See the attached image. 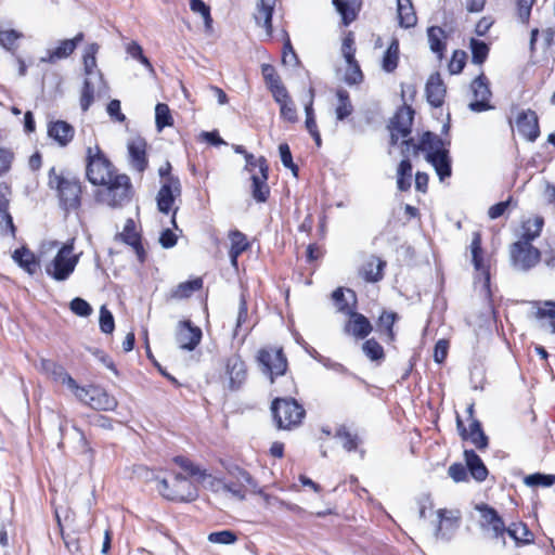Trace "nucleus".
I'll return each instance as SVG.
<instances>
[{"mask_svg": "<svg viewBox=\"0 0 555 555\" xmlns=\"http://www.w3.org/2000/svg\"><path fill=\"white\" fill-rule=\"evenodd\" d=\"M447 142H444L438 134L426 131L420 138L418 143L415 145L416 151H421L426 155L431 153H440L449 150L447 147Z\"/></svg>", "mask_w": 555, "mask_h": 555, "instance_id": "473e14b6", "label": "nucleus"}, {"mask_svg": "<svg viewBox=\"0 0 555 555\" xmlns=\"http://www.w3.org/2000/svg\"><path fill=\"white\" fill-rule=\"evenodd\" d=\"M541 35L543 41V48L550 49L554 44L555 39V29L553 27H547L540 31L538 28H532L530 31V40H529V51L531 55H534L538 51V37Z\"/></svg>", "mask_w": 555, "mask_h": 555, "instance_id": "a18cd8bd", "label": "nucleus"}, {"mask_svg": "<svg viewBox=\"0 0 555 555\" xmlns=\"http://www.w3.org/2000/svg\"><path fill=\"white\" fill-rule=\"evenodd\" d=\"M255 359L260 371L271 384L288 371V360L282 346H263L258 349Z\"/></svg>", "mask_w": 555, "mask_h": 555, "instance_id": "6e6552de", "label": "nucleus"}, {"mask_svg": "<svg viewBox=\"0 0 555 555\" xmlns=\"http://www.w3.org/2000/svg\"><path fill=\"white\" fill-rule=\"evenodd\" d=\"M229 240L231 242L229 256H230L232 266L236 268L238 257L244 251H246L247 249L250 248V243L248 242L247 236L238 230L230 231Z\"/></svg>", "mask_w": 555, "mask_h": 555, "instance_id": "f704fd0d", "label": "nucleus"}, {"mask_svg": "<svg viewBox=\"0 0 555 555\" xmlns=\"http://www.w3.org/2000/svg\"><path fill=\"white\" fill-rule=\"evenodd\" d=\"M204 287V280L196 276L192 280L179 283L170 292V298L175 300H183L190 298L194 293L202 291Z\"/></svg>", "mask_w": 555, "mask_h": 555, "instance_id": "4c0bfd02", "label": "nucleus"}, {"mask_svg": "<svg viewBox=\"0 0 555 555\" xmlns=\"http://www.w3.org/2000/svg\"><path fill=\"white\" fill-rule=\"evenodd\" d=\"M447 89L439 73L431 74L425 86L427 102L435 108L441 107L444 103Z\"/></svg>", "mask_w": 555, "mask_h": 555, "instance_id": "c756f323", "label": "nucleus"}, {"mask_svg": "<svg viewBox=\"0 0 555 555\" xmlns=\"http://www.w3.org/2000/svg\"><path fill=\"white\" fill-rule=\"evenodd\" d=\"M261 75L267 89L279 105L281 119L289 124L297 122L298 114L295 102L276 68L264 63L261 65Z\"/></svg>", "mask_w": 555, "mask_h": 555, "instance_id": "7ed1b4c3", "label": "nucleus"}, {"mask_svg": "<svg viewBox=\"0 0 555 555\" xmlns=\"http://www.w3.org/2000/svg\"><path fill=\"white\" fill-rule=\"evenodd\" d=\"M273 16V4L267 3L264 0H260L257 4V12L255 20L258 26H261L266 33V39H271L273 35L272 26Z\"/></svg>", "mask_w": 555, "mask_h": 555, "instance_id": "ea45409f", "label": "nucleus"}, {"mask_svg": "<svg viewBox=\"0 0 555 555\" xmlns=\"http://www.w3.org/2000/svg\"><path fill=\"white\" fill-rule=\"evenodd\" d=\"M12 195V188L7 182H0V227L5 235L15 238L16 227L13 222V217L9 211L10 197Z\"/></svg>", "mask_w": 555, "mask_h": 555, "instance_id": "5701e85b", "label": "nucleus"}, {"mask_svg": "<svg viewBox=\"0 0 555 555\" xmlns=\"http://www.w3.org/2000/svg\"><path fill=\"white\" fill-rule=\"evenodd\" d=\"M85 39L83 33H78L73 39L61 40L57 47L47 51L46 56L41 57L42 63L54 64L60 60L66 59L74 53L77 46Z\"/></svg>", "mask_w": 555, "mask_h": 555, "instance_id": "cd10ccee", "label": "nucleus"}, {"mask_svg": "<svg viewBox=\"0 0 555 555\" xmlns=\"http://www.w3.org/2000/svg\"><path fill=\"white\" fill-rule=\"evenodd\" d=\"M182 186L179 178H170L167 182L160 184L157 193V208L160 212L168 215L172 211L171 223L177 229L176 215L178 208H173L175 201L181 196Z\"/></svg>", "mask_w": 555, "mask_h": 555, "instance_id": "f8f14e48", "label": "nucleus"}, {"mask_svg": "<svg viewBox=\"0 0 555 555\" xmlns=\"http://www.w3.org/2000/svg\"><path fill=\"white\" fill-rule=\"evenodd\" d=\"M456 429L463 441L470 442L478 451H486L489 447V437L486 435L481 422L473 420L466 426L462 417L456 414Z\"/></svg>", "mask_w": 555, "mask_h": 555, "instance_id": "f3484780", "label": "nucleus"}, {"mask_svg": "<svg viewBox=\"0 0 555 555\" xmlns=\"http://www.w3.org/2000/svg\"><path fill=\"white\" fill-rule=\"evenodd\" d=\"M516 543L517 546L529 545L534 542V533L524 521L512 522L505 532Z\"/></svg>", "mask_w": 555, "mask_h": 555, "instance_id": "58836bf2", "label": "nucleus"}, {"mask_svg": "<svg viewBox=\"0 0 555 555\" xmlns=\"http://www.w3.org/2000/svg\"><path fill=\"white\" fill-rule=\"evenodd\" d=\"M362 351L373 362L380 363L386 358L383 346L375 338L366 339L362 344Z\"/></svg>", "mask_w": 555, "mask_h": 555, "instance_id": "603ef678", "label": "nucleus"}, {"mask_svg": "<svg viewBox=\"0 0 555 555\" xmlns=\"http://www.w3.org/2000/svg\"><path fill=\"white\" fill-rule=\"evenodd\" d=\"M509 257L514 267L528 271L541 261V251L531 243L516 241L509 246Z\"/></svg>", "mask_w": 555, "mask_h": 555, "instance_id": "ddd939ff", "label": "nucleus"}, {"mask_svg": "<svg viewBox=\"0 0 555 555\" xmlns=\"http://www.w3.org/2000/svg\"><path fill=\"white\" fill-rule=\"evenodd\" d=\"M80 401L98 411H113L117 406V400L104 388L90 385L81 389Z\"/></svg>", "mask_w": 555, "mask_h": 555, "instance_id": "a211bd4d", "label": "nucleus"}, {"mask_svg": "<svg viewBox=\"0 0 555 555\" xmlns=\"http://www.w3.org/2000/svg\"><path fill=\"white\" fill-rule=\"evenodd\" d=\"M340 51L345 61L352 60L356 57L357 44H356V36L351 30L344 31L341 38V47Z\"/></svg>", "mask_w": 555, "mask_h": 555, "instance_id": "bf43d9fd", "label": "nucleus"}, {"mask_svg": "<svg viewBox=\"0 0 555 555\" xmlns=\"http://www.w3.org/2000/svg\"><path fill=\"white\" fill-rule=\"evenodd\" d=\"M387 262L378 256H369L358 269L359 276L366 283H377L384 279Z\"/></svg>", "mask_w": 555, "mask_h": 555, "instance_id": "bb28decb", "label": "nucleus"}, {"mask_svg": "<svg viewBox=\"0 0 555 555\" xmlns=\"http://www.w3.org/2000/svg\"><path fill=\"white\" fill-rule=\"evenodd\" d=\"M544 227V218L542 216H534L521 222V234L518 242L531 243L541 235Z\"/></svg>", "mask_w": 555, "mask_h": 555, "instance_id": "e433bc0d", "label": "nucleus"}, {"mask_svg": "<svg viewBox=\"0 0 555 555\" xmlns=\"http://www.w3.org/2000/svg\"><path fill=\"white\" fill-rule=\"evenodd\" d=\"M467 62V54L464 50H454L448 64V70L451 75H457L463 72Z\"/></svg>", "mask_w": 555, "mask_h": 555, "instance_id": "e2e57ef3", "label": "nucleus"}, {"mask_svg": "<svg viewBox=\"0 0 555 555\" xmlns=\"http://www.w3.org/2000/svg\"><path fill=\"white\" fill-rule=\"evenodd\" d=\"M475 509L480 514L481 529L492 531V537L501 539L503 546H505V532L507 527L499 512L487 503L477 504Z\"/></svg>", "mask_w": 555, "mask_h": 555, "instance_id": "dca6fc26", "label": "nucleus"}, {"mask_svg": "<svg viewBox=\"0 0 555 555\" xmlns=\"http://www.w3.org/2000/svg\"><path fill=\"white\" fill-rule=\"evenodd\" d=\"M348 293H350L353 297V302L350 305L346 297H345V289L344 287H337L335 291H333L331 297L334 301L336 309L339 313H343L347 315L348 313H351L357 308V296L354 291L348 288Z\"/></svg>", "mask_w": 555, "mask_h": 555, "instance_id": "49530a36", "label": "nucleus"}, {"mask_svg": "<svg viewBox=\"0 0 555 555\" xmlns=\"http://www.w3.org/2000/svg\"><path fill=\"white\" fill-rule=\"evenodd\" d=\"M333 5L341 16L344 26H348L358 17V10L348 0H333Z\"/></svg>", "mask_w": 555, "mask_h": 555, "instance_id": "3c124183", "label": "nucleus"}, {"mask_svg": "<svg viewBox=\"0 0 555 555\" xmlns=\"http://www.w3.org/2000/svg\"><path fill=\"white\" fill-rule=\"evenodd\" d=\"M172 461L185 473L184 477L189 478L190 480H193L194 482H202L206 479V469H202L189 457L177 455L172 459Z\"/></svg>", "mask_w": 555, "mask_h": 555, "instance_id": "a19ab883", "label": "nucleus"}, {"mask_svg": "<svg viewBox=\"0 0 555 555\" xmlns=\"http://www.w3.org/2000/svg\"><path fill=\"white\" fill-rule=\"evenodd\" d=\"M75 127L63 119H51L47 124V135L59 147H67L75 138Z\"/></svg>", "mask_w": 555, "mask_h": 555, "instance_id": "4be33fe9", "label": "nucleus"}, {"mask_svg": "<svg viewBox=\"0 0 555 555\" xmlns=\"http://www.w3.org/2000/svg\"><path fill=\"white\" fill-rule=\"evenodd\" d=\"M535 318L540 321H545L550 326L551 332L555 334V301H544L535 311Z\"/></svg>", "mask_w": 555, "mask_h": 555, "instance_id": "864d4df0", "label": "nucleus"}, {"mask_svg": "<svg viewBox=\"0 0 555 555\" xmlns=\"http://www.w3.org/2000/svg\"><path fill=\"white\" fill-rule=\"evenodd\" d=\"M48 186L54 191L59 207L65 214H77L80 210L87 195V185L76 173L51 167L48 171Z\"/></svg>", "mask_w": 555, "mask_h": 555, "instance_id": "f257e3e1", "label": "nucleus"}, {"mask_svg": "<svg viewBox=\"0 0 555 555\" xmlns=\"http://www.w3.org/2000/svg\"><path fill=\"white\" fill-rule=\"evenodd\" d=\"M24 35L15 29L0 30V44L8 51H15L17 49V41L22 39Z\"/></svg>", "mask_w": 555, "mask_h": 555, "instance_id": "052dcab7", "label": "nucleus"}, {"mask_svg": "<svg viewBox=\"0 0 555 555\" xmlns=\"http://www.w3.org/2000/svg\"><path fill=\"white\" fill-rule=\"evenodd\" d=\"M99 44L93 42L87 46L83 52V68L87 75L93 73L96 67V53L99 52Z\"/></svg>", "mask_w": 555, "mask_h": 555, "instance_id": "0e129e2a", "label": "nucleus"}, {"mask_svg": "<svg viewBox=\"0 0 555 555\" xmlns=\"http://www.w3.org/2000/svg\"><path fill=\"white\" fill-rule=\"evenodd\" d=\"M400 60V44L397 38H392L380 61V67L386 73H393Z\"/></svg>", "mask_w": 555, "mask_h": 555, "instance_id": "79ce46f5", "label": "nucleus"}, {"mask_svg": "<svg viewBox=\"0 0 555 555\" xmlns=\"http://www.w3.org/2000/svg\"><path fill=\"white\" fill-rule=\"evenodd\" d=\"M337 437L341 440V446L347 452H358L360 459H364L365 450L361 448L362 440L358 434L351 433L347 428L337 430Z\"/></svg>", "mask_w": 555, "mask_h": 555, "instance_id": "c03bdc74", "label": "nucleus"}, {"mask_svg": "<svg viewBox=\"0 0 555 555\" xmlns=\"http://www.w3.org/2000/svg\"><path fill=\"white\" fill-rule=\"evenodd\" d=\"M127 147L131 168L142 175L149 167L147 142L138 137L130 140Z\"/></svg>", "mask_w": 555, "mask_h": 555, "instance_id": "b1692460", "label": "nucleus"}, {"mask_svg": "<svg viewBox=\"0 0 555 555\" xmlns=\"http://www.w3.org/2000/svg\"><path fill=\"white\" fill-rule=\"evenodd\" d=\"M40 365L42 372L53 382L61 383L63 380V374L67 373L63 365L50 359H42Z\"/></svg>", "mask_w": 555, "mask_h": 555, "instance_id": "6e6d98bb", "label": "nucleus"}, {"mask_svg": "<svg viewBox=\"0 0 555 555\" xmlns=\"http://www.w3.org/2000/svg\"><path fill=\"white\" fill-rule=\"evenodd\" d=\"M247 292H242L238 301V311L233 328V338L242 336V341L250 334L256 326V322L251 320L248 313Z\"/></svg>", "mask_w": 555, "mask_h": 555, "instance_id": "393cba45", "label": "nucleus"}, {"mask_svg": "<svg viewBox=\"0 0 555 555\" xmlns=\"http://www.w3.org/2000/svg\"><path fill=\"white\" fill-rule=\"evenodd\" d=\"M507 122L512 130L515 124L519 134L528 142H534L540 137L541 130L539 116L537 112L531 108L518 112L515 120H513L512 117H508Z\"/></svg>", "mask_w": 555, "mask_h": 555, "instance_id": "2eb2a0df", "label": "nucleus"}, {"mask_svg": "<svg viewBox=\"0 0 555 555\" xmlns=\"http://www.w3.org/2000/svg\"><path fill=\"white\" fill-rule=\"evenodd\" d=\"M427 39L430 51L436 54L438 60H442L447 52L448 34L440 26H429L427 28Z\"/></svg>", "mask_w": 555, "mask_h": 555, "instance_id": "7c9ffc66", "label": "nucleus"}, {"mask_svg": "<svg viewBox=\"0 0 555 555\" xmlns=\"http://www.w3.org/2000/svg\"><path fill=\"white\" fill-rule=\"evenodd\" d=\"M13 260L27 273L35 274L39 267V260L36 255L26 246H22L13 251Z\"/></svg>", "mask_w": 555, "mask_h": 555, "instance_id": "c9c22d12", "label": "nucleus"}, {"mask_svg": "<svg viewBox=\"0 0 555 555\" xmlns=\"http://www.w3.org/2000/svg\"><path fill=\"white\" fill-rule=\"evenodd\" d=\"M202 337L203 332L201 327L193 324L191 320H181L178 322L176 341L182 350H195L201 344Z\"/></svg>", "mask_w": 555, "mask_h": 555, "instance_id": "aec40b11", "label": "nucleus"}, {"mask_svg": "<svg viewBox=\"0 0 555 555\" xmlns=\"http://www.w3.org/2000/svg\"><path fill=\"white\" fill-rule=\"evenodd\" d=\"M469 49L472 52V62L475 65L481 66L489 56L490 46L482 40L472 38L469 41Z\"/></svg>", "mask_w": 555, "mask_h": 555, "instance_id": "8fccbe9b", "label": "nucleus"}, {"mask_svg": "<svg viewBox=\"0 0 555 555\" xmlns=\"http://www.w3.org/2000/svg\"><path fill=\"white\" fill-rule=\"evenodd\" d=\"M399 25L403 28H412L417 23L416 12L412 0H397Z\"/></svg>", "mask_w": 555, "mask_h": 555, "instance_id": "37998d69", "label": "nucleus"}, {"mask_svg": "<svg viewBox=\"0 0 555 555\" xmlns=\"http://www.w3.org/2000/svg\"><path fill=\"white\" fill-rule=\"evenodd\" d=\"M305 127L307 131L310 133V135L313 138L315 145L320 147L322 144V139L315 120L313 99H310V101L305 105Z\"/></svg>", "mask_w": 555, "mask_h": 555, "instance_id": "09e8293b", "label": "nucleus"}, {"mask_svg": "<svg viewBox=\"0 0 555 555\" xmlns=\"http://www.w3.org/2000/svg\"><path fill=\"white\" fill-rule=\"evenodd\" d=\"M528 487H552L555 483V475L534 473L524 479Z\"/></svg>", "mask_w": 555, "mask_h": 555, "instance_id": "69168bd1", "label": "nucleus"}, {"mask_svg": "<svg viewBox=\"0 0 555 555\" xmlns=\"http://www.w3.org/2000/svg\"><path fill=\"white\" fill-rule=\"evenodd\" d=\"M217 378L227 391H238L248 378V365L240 351L232 352L219 361Z\"/></svg>", "mask_w": 555, "mask_h": 555, "instance_id": "423d86ee", "label": "nucleus"}, {"mask_svg": "<svg viewBox=\"0 0 555 555\" xmlns=\"http://www.w3.org/2000/svg\"><path fill=\"white\" fill-rule=\"evenodd\" d=\"M190 9L193 13L199 14L204 21L205 28L211 30L214 18L211 16L210 7L203 0H190Z\"/></svg>", "mask_w": 555, "mask_h": 555, "instance_id": "13d9d810", "label": "nucleus"}, {"mask_svg": "<svg viewBox=\"0 0 555 555\" xmlns=\"http://www.w3.org/2000/svg\"><path fill=\"white\" fill-rule=\"evenodd\" d=\"M414 109L410 105H401L389 121L390 144L396 145L400 139H405L412 131Z\"/></svg>", "mask_w": 555, "mask_h": 555, "instance_id": "4468645a", "label": "nucleus"}, {"mask_svg": "<svg viewBox=\"0 0 555 555\" xmlns=\"http://www.w3.org/2000/svg\"><path fill=\"white\" fill-rule=\"evenodd\" d=\"M94 197L96 202L116 208L130 202L133 186L130 177L117 170L103 184L96 186Z\"/></svg>", "mask_w": 555, "mask_h": 555, "instance_id": "20e7f679", "label": "nucleus"}, {"mask_svg": "<svg viewBox=\"0 0 555 555\" xmlns=\"http://www.w3.org/2000/svg\"><path fill=\"white\" fill-rule=\"evenodd\" d=\"M439 517V529L443 528L453 530L460 527L461 524V513L459 511H449L446 508H441L438 511Z\"/></svg>", "mask_w": 555, "mask_h": 555, "instance_id": "5fc2aeb1", "label": "nucleus"}, {"mask_svg": "<svg viewBox=\"0 0 555 555\" xmlns=\"http://www.w3.org/2000/svg\"><path fill=\"white\" fill-rule=\"evenodd\" d=\"M235 152L242 154L246 160L245 168L250 173L251 196L257 203H266L270 197L268 185L269 165L264 156L255 157L243 145H236Z\"/></svg>", "mask_w": 555, "mask_h": 555, "instance_id": "0eeeda50", "label": "nucleus"}, {"mask_svg": "<svg viewBox=\"0 0 555 555\" xmlns=\"http://www.w3.org/2000/svg\"><path fill=\"white\" fill-rule=\"evenodd\" d=\"M412 170L413 166L409 158H404L399 163L397 169V188L401 192H406L411 189Z\"/></svg>", "mask_w": 555, "mask_h": 555, "instance_id": "de8ad7c7", "label": "nucleus"}, {"mask_svg": "<svg viewBox=\"0 0 555 555\" xmlns=\"http://www.w3.org/2000/svg\"><path fill=\"white\" fill-rule=\"evenodd\" d=\"M94 101V86L89 80L86 79L82 83L81 93H80V107L82 112H87Z\"/></svg>", "mask_w": 555, "mask_h": 555, "instance_id": "338daca9", "label": "nucleus"}, {"mask_svg": "<svg viewBox=\"0 0 555 555\" xmlns=\"http://www.w3.org/2000/svg\"><path fill=\"white\" fill-rule=\"evenodd\" d=\"M117 170L100 145L95 144L94 146L87 147L86 177L92 185L103 184Z\"/></svg>", "mask_w": 555, "mask_h": 555, "instance_id": "1a4fd4ad", "label": "nucleus"}, {"mask_svg": "<svg viewBox=\"0 0 555 555\" xmlns=\"http://www.w3.org/2000/svg\"><path fill=\"white\" fill-rule=\"evenodd\" d=\"M156 481L158 493L167 501L186 503L198 498L197 485L180 473L169 472L162 478L156 477Z\"/></svg>", "mask_w": 555, "mask_h": 555, "instance_id": "39448f33", "label": "nucleus"}, {"mask_svg": "<svg viewBox=\"0 0 555 555\" xmlns=\"http://www.w3.org/2000/svg\"><path fill=\"white\" fill-rule=\"evenodd\" d=\"M79 256L74 254V240L64 243L46 267V272L55 281H66L75 271Z\"/></svg>", "mask_w": 555, "mask_h": 555, "instance_id": "9d476101", "label": "nucleus"}, {"mask_svg": "<svg viewBox=\"0 0 555 555\" xmlns=\"http://www.w3.org/2000/svg\"><path fill=\"white\" fill-rule=\"evenodd\" d=\"M470 88L474 94V101L469 103V108L473 112L481 113L493 108V106L490 104L492 92L490 90L489 80L485 73H480L472 81Z\"/></svg>", "mask_w": 555, "mask_h": 555, "instance_id": "6ab92c4d", "label": "nucleus"}, {"mask_svg": "<svg viewBox=\"0 0 555 555\" xmlns=\"http://www.w3.org/2000/svg\"><path fill=\"white\" fill-rule=\"evenodd\" d=\"M272 424L279 431H295L306 421L307 411L294 397H276L270 403Z\"/></svg>", "mask_w": 555, "mask_h": 555, "instance_id": "f03ea898", "label": "nucleus"}, {"mask_svg": "<svg viewBox=\"0 0 555 555\" xmlns=\"http://www.w3.org/2000/svg\"><path fill=\"white\" fill-rule=\"evenodd\" d=\"M470 254H472V262L476 272L483 280V285L489 288L490 287V263L483 256L482 249V236L479 231L473 232L472 242L469 245Z\"/></svg>", "mask_w": 555, "mask_h": 555, "instance_id": "412c9836", "label": "nucleus"}, {"mask_svg": "<svg viewBox=\"0 0 555 555\" xmlns=\"http://www.w3.org/2000/svg\"><path fill=\"white\" fill-rule=\"evenodd\" d=\"M346 62V73H345V81L348 85H358L361 83L364 79V75L361 70L360 64L356 57L352 60H347Z\"/></svg>", "mask_w": 555, "mask_h": 555, "instance_id": "4d7b16f0", "label": "nucleus"}, {"mask_svg": "<svg viewBox=\"0 0 555 555\" xmlns=\"http://www.w3.org/2000/svg\"><path fill=\"white\" fill-rule=\"evenodd\" d=\"M348 320L344 324V333L357 339H365L373 331V325L369 318L356 311L347 314Z\"/></svg>", "mask_w": 555, "mask_h": 555, "instance_id": "a878e982", "label": "nucleus"}, {"mask_svg": "<svg viewBox=\"0 0 555 555\" xmlns=\"http://www.w3.org/2000/svg\"><path fill=\"white\" fill-rule=\"evenodd\" d=\"M426 160L434 167L440 181H444L447 178L451 177L452 168L449 150L426 155Z\"/></svg>", "mask_w": 555, "mask_h": 555, "instance_id": "72a5a7b5", "label": "nucleus"}, {"mask_svg": "<svg viewBox=\"0 0 555 555\" xmlns=\"http://www.w3.org/2000/svg\"><path fill=\"white\" fill-rule=\"evenodd\" d=\"M399 319L397 312L383 309L376 320V331L387 344H392L397 339L395 325Z\"/></svg>", "mask_w": 555, "mask_h": 555, "instance_id": "c85d7f7f", "label": "nucleus"}, {"mask_svg": "<svg viewBox=\"0 0 555 555\" xmlns=\"http://www.w3.org/2000/svg\"><path fill=\"white\" fill-rule=\"evenodd\" d=\"M208 541L216 544H233L237 541V534L232 530H221L210 532L208 534Z\"/></svg>", "mask_w": 555, "mask_h": 555, "instance_id": "774afa93", "label": "nucleus"}, {"mask_svg": "<svg viewBox=\"0 0 555 555\" xmlns=\"http://www.w3.org/2000/svg\"><path fill=\"white\" fill-rule=\"evenodd\" d=\"M114 238L116 242H121L131 247L139 263H145L147 260V251L143 244L142 231L138 229L132 218L126 220L122 231L116 233Z\"/></svg>", "mask_w": 555, "mask_h": 555, "instance_id": "9b49d317", "label": "nucleus"}, {"mask_svg": "<svg viewBox=\"0 0 555 555\" xmlns=\"http://www.w3.org/2000/svg\"><path fill=\"white\" fill-rule=\"evenodd\" d=\"M464 460L468 469V474L477 482H482L487 479L489 470L480 456L475 452V450H464Z\"/></svg>", "mask_w": 555, "mask_h": 555, "instance_id": "2f4dec72", "label": "nucleus"}, {"mask_svg": "<svg viewBox=\"0 0 555 555\" xmlns=\"http://www.w3.org/2000/svg\"><path fill=\"white\" fill-rule=\"evenodd\" d=\"M155 122L156 127L162 130L165 127L173 125V118L170 113V108L165 103H158L155 107Z\"/></svg>", "mask_w": 555, "mask_h": 555, "instance_id": "680f3d73", "label": "nucleus"}]
</instances>
